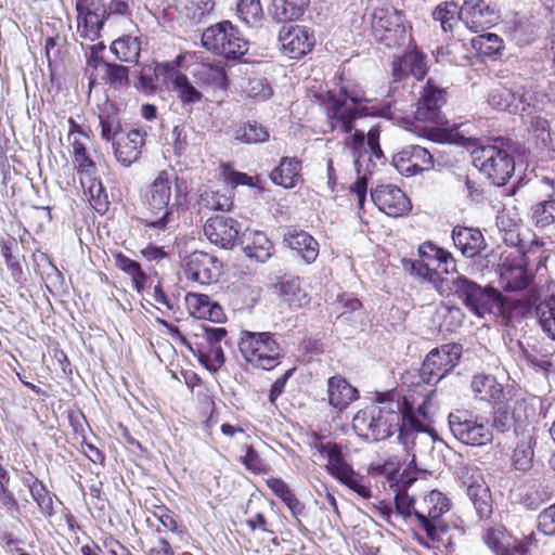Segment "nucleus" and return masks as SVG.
Returning a JSON list of instances; mask_svg holds the SVG:
<instances>
[{"label":"nucleus","mask_w":555,"mask_h":555,"mask_svg":"<svg viewBox=\"0 0 555 555\" xmlns=\"http://www.w3.org/2000/svg\"><path fill=\"white\" fill-rule=\"evenodd\" d=\"M352 427L358 436L369 441H382L398 433L399 441L408 446L414 434L425 429L423 422L413 414V404L397 390L377 392L371 406L359 411Z\"/></svg>","instance_id":"f257e3e1"},{"label":"nucleus","mask_w":555,"mask_h":555,"mask_svg":"<svg viewBox=\"0 0 555 555\" xmlns=\"http://www.w3.org/2000/svg\"><path fill=\"white\" fill-rule=\"evenodd\" d=\"M462 292L464 302L476 315L502 313L521 306L527 309L538 304L541 291L534 280H499L502 292L492 286L481 287L473 280H453Z\"/></svg>","instance_id":"f03ea898"},{"label":"nucleus","mask_w":555,"mask_h":555,"mask_svg":"<svg viewBox=\"0 0 555 555\" xmlns=\"http://www.w3.org/2000/svg\"><path fill=\"white\" fill-rule=\"evenodd\" d=\"M467 124H462L455 129V143L463 146H475L472 151L474 166L482 172L491 183L505 184L515 171L513 156V142L509 139L493 138L487 143H479L478 139L465 137L468 132Z\"/></svg>","instance_id":"7ed1b4c3"},{"label":"nucleus","mask_w":555,"mask_h":555,"mask_svg":"<svg viewBox=\"0 0 555 555\" xmlns=\"http://www.w3.org/2000/svg\"><path fill=\"white\" fill-rule=\"evenodd\" d=\"M319 102L331 132L345 134L354 127L357 118L364 115L367 102L364 91L357 85L343 82L338 90H327L312 95Z\"/></svg>","instance_id":"20e7f679"},{"label":"nucleus","mask_w":555,"mask_h":555,"mask_svg":"<svg viewBox=\"0 0 555 555\" xmlns=\"http://www.w3.org/2000/svg\"><path fill=\"white\" fill-rule=\"evenodd\" d=\"M176 185V196H180V186L178 184V176L171 168L163 170L158 173L155 180L150 184L145 194V205L147 209V217L141 219L144 233L150 238H157L162 234L175 228V210L176 203H171L172 184Z\"/></svg>","instance_id":"39448f33"},{"label":"nucleus","mask_w":555,"mask_h":555,"mask_svg":"<svg viewBox=\"0 0 555 555\" xmlns=\"http://www.w3.org/2000/svg\"><path fill=\"white\" fill-rule=\"evenodd\" d=\"M202 46L227 60H237L248 51V41L229 21L207 27L202 34Z\"/></svg>","instance_id":"423d86ee"},{"label":"nucleus","mask_w":555,"mask_h":555,"mask_svg":"<svg viewBox=\"0 0 555 555\" xmlns=\"http://www.w3.org/2000/svg\"><path fill=\"white\" fill-rule=\"evenodd\" d=\"M238 349L246 362L262 370L275 367L282 351L273 334L250 331L241 332Z\"/></svg>","instance_id":"0eeeda50"},{"label":"nucleus","mask_w":555,"mask_h":555,"mask_svg":"<svg viewBox=\"0 0 555 555\" xmlns=\"http://www.w3.org/2000/svg\"><path fill=\"white\" fill-rule=\"evenodd\" d=\"M451 507L450 499L439 490H431L417 503L415 518L430 541H439L448 532L449 527L442 517Z\"/></svg>","instance_id":"6e6552de"},{"label":"nucleus","mask_w":555,"mask_h":555,"mask_svg":"<svg viewBox=\"0 0 555 555\" xmlns=\"http://www.w3.org/2000/svg\"><path fill=\"white\" fill-rule=\"evenodd\" d=\"M488 103L498 111H505L511 114L527 112L538 104V95L528 89L527 79L518 76L505 86L494 88L488 96Z\"/></svg>","instance_id":"1a4fd4ad"},{"label":"nucleus","mask_w":555,"mask_h":555,"mask_svg":"<svg viewBox=\"0 0 555 555\" xmlns=\"http://www.w3.org/2000/svg\"><path fill=\"white\" fill-rule=\"evenodd\" d=\"M449 427L459 441L473 447L486 446L493 440L488 418L467 410H455L449 414Z\"/></svg>","instance_id":"9d476101"},{"label":"nucleus","mask_w":555,"mask_h":555,"mask_svg":"<svg viewBox=\"0 0 555 555\" xmlns=\"http://www.w3.org/2000/svg\"><path fill=\"white\" fill-rule=\"evenodd\" d=\"M456 476L466 487V495L474 506L478 520L489 519L493 512V501L480 470L473 464H461L456 468Z\"/></svg>","instance_id":"9b49d317"},{"label":"nucleus","mask_w":555,"mask_h":555,"mask_svg":"<svg viewBox=\"0 0 555 555\" xmlns=\"http://www.w3.org/2000/svg\"><path fill=\"white\" fill-rule=\"evenodd\" d=\"M420 260L406 261L411 274L415 272L416 278H442L443 274L456 272L455 260L452 255L431 242H425L418 247Z\"/></svg>","instance_id":"f8f14e48"},{"label":"nucleus","mask_w":555,"mask_h":555,"mask_svg":"<svg viewBox=\"0 0 555 555\" xmlns=\"http://www.w3.org/2000/svg\"><path fill=\"white\" fill-rule=\"evenodd\" d=\"M462 347L459 344H446L433 349L425 358L420 376L426 384L441 380L459 363Z\"/></svg>","instance_id":"ddd939ff"},{"label":"nucleus","mask_w":555,"mask_h":555,"mask_svg":"<svg viewBox=\"0 0 555 555\" xmlns=\"http://www.w3.org/2000/svg\"><path fill=\"white\" fill-rule=\"evenodd\" d=\"M77 34L91 42L100 38L107 18L106 4L102 0H76Z\"/></svg>","instance_id":"4468645a"},{"label":"nucleus","mask_w":555,"mask_h":555,"mask_svg":"<svg viewBox=\"0 0 555 555\" xmlns=\"http://www.w3.org/2000/svg\"><path fill=\"white\" fill-rule=\"evenodd\" d=\"M447 90L429 79L416 103L414 117L417 121L441 125V107L447 103Z\"/></svg>","instance_id":"2eb2a0df"},{"label":"nucleus","mask_w":555,"mask_h":555,"mask_svg":"<svg viewBox=\"0 0 555 555\" xmlns=\"http://www.w3.org/2000/svg\"><path fill=\"white\" fill-rule=\"evenodd\" d=\"M278 40L282 53L295 60L309 53L315 44L313 31L300 25L283 26L279 31Z\"/></svg>","instance_id":"dca6fc26"},{"label":"nucleus","mask_w":555,"mask_h":555,"mask_svg":"<svg viewBox=\"0 0 555 555\" xmlns=\"http://www.w3.org/2000/svg\"><path fill=\"white\" fill-rule=\"evenodd\" d=\"M375 206L389 217L398 218L406 215L411 208L410 198L395 184H380L371 192Z\"/></svg>","instance_id":"f3484780"},{"label":"nucleus","mask_w":555,"mask_h":555,"mask_svg":"<svg viewBox=\"0 0 555 555\" xmlns=\"http://www.w3.org/2000/svg\"><path fill=\"white\" fill-rule=\"evenodd\" d=\"M241 233V223L223 215L210 217L204 224V234L210 243L223 248L232 249Z\"/></svg>","instance_id":"a211bd4d"},{"label":"nucleus","mask_w":555,"mask_h":555,"mask_svg":"<svg viewBox=\"0 0 555 555\" xmlns=\"http://www.w3.org/2000/svg\"><path fill=\"white\" fill-rule=\"evenodd\" d=\"M396 169L406 177L414 176L434 167L431 153L420 145H406L392 157Z\"/></svg>","instance_id":"6ab92c4d"},{"label":"nucleus","mask_w":555,"mask_h":555,"mask_svg":"<svg viewBox=\"0 0 555 555\" xmlns=\"http://www.w3.org/2000/svg\"><path fill=\"white\" fill-rule=\"evenodd\" d=\"M145 135L144 130L131 129L126 134L111 141L115 158L121 166L128 168L139 160Z\"/></svg>","instance_id":"aec40b11"},{"label":"nucleus","mask_w":555,"mask_h":555,"mask_svg":"<svg viewBox=\"0 0 555 555\" xmlns=\"http://www.w3.org/2000/svg\"><path fill=\"white\" fill-rule=\"evenodd\" d=\"M379 133L378 127H372L367 131L366 138L363 131L357 130L351 137L346 139V145L352 150L354 168L358 175L361 172V162L363 157L361 149H364V154H370V156L376 158L383 157L379 145Z\"/></svg>","instance_id":"412c9836"},{"label":"nucleus","mask_w":555,"mask_h":555,"mask_svg":"<svg viewBox=\"0 0 555 555\" xmlns=\"http://www.w3.org/2000/svg\"><path fill=\"white\" fill-rule=\"evenodd\" d=\"M192 76L195 85L205 91L225 90L229 86L225 67L221 62L197 64Z\"/></svg>","instance_id":"4be33fe9"},{"label":"nucleus","mask_w":555,"mask_h":555,"mask_svg":"<svg viewBox=\"0 0 555 555\" xmlns=\"http://www.w3.org/2000/svg\"><path fill=\"white\" fill-rule=\"evenodd\" d=\"M314 448L327 459L325 468L327 473L340 483L353 474L354 469L345 460L341 448L332 441H322L320 438L314 442Z\"/></svg>","instance_id":"5701e85b"},{"label":"nucleus","mask_w":555,"mask_h":555,"mask_svg":"<svg viewBox=\"0 0 555 555\" xmlns=\"http://www.w3.org/2000/svg\"><path fill=\"white\" fill-rule=\"evenodd\" d=\"M185 306L190 314L196 319L222 323L225 315L221 306L204 294L188 293L184 296Z\"/></svg>","instance_id":"b1692460"},{"label":"nucleus","mask_w":555,"mask_h":555,"mask_svg":"<svg viewBox=\"0 0 555 555\" xmlns=\"http://www.w3.org/2000/svg\"><path fill=\"white\" fill-rule=\"evenodd\" d=\"M327 398L331 406L344 411L359 398V391L346 378L335 375L327 379Z\"/></svg>","instance_id":"393cba45"},{"label":"nucleus","mask_w":555,"mask_h":555,"mask_svg":"<svg viewBox=\"0 0 555 555\" xmlns=\"http://www.w3.org/2000/svg\"><path fill=\"white\" fill-rule=\"evenodd\" d=\"M460 9L462 21L470 28H477L485 24L493 23L496 18L494 8L485 0H464Z\"/></svg>","instance_id":"a878e982"},{"label":"nucleus","mask_w":555,"mask_h":555,"mask_svg":"<svg viewBox=\"0 0 555 555\" xmlns=\"http://www.w3.org/2000/svg\"><path fill=\"white\" fill-rule=\"evenodd\" d=\"M425 54L418 51L405 53L402 57L392 62V76L395 81L401 80L403 77L411 74L417 80L425 77L427 66L425 62Z\"/></svg>","instance_id":"bb28decb"},{"label":"nucleus","mask_w":555,"mask_h":555,"mask_svg":"<svg viewBox=\"0 0 555 555\" xmlns=\"http://www.w3.org/2000/svg\"><path fill=\"white\" fill-rule=\"evenodd\" d=\"M284 243L296 251L307 263L313 262L319 255L318 242L302 230L289 229L284 234Z\"/></svg>","instance_id":"cd10ccee"},{"label":"nucleus","mask_w":555,"mask_h":555,"mask_svg":"<svg viewBox=\"0 0 555 555\" xmlns=\"http://www.w3.org/2000/svg\"><path fill=\"white\" fill-rule=\"evenodd\" d=\"M301 162L297 157H282L271 171L270 180L284 189H294L301 180Z\"/></svg>","instance_id":"c85d7f7f"},{"label":"nucleus","mask_w":555,"mask_h":555,"mask_svg":"<svg viewBox=\"0 0 555 555\" xmlns=\"http://www.w3.org/2000/svg\"><path fill=\"white\" fill-rule=\"evenodd\" d=\"M241 243L245 255L257 262H264L272 255L273 245L261 231L244 233Z\"/></svg>","instance_id":"c756f323"},{"label":"nucleus","mask_w":555,"mask_h":555,"mask_svg":"<svg viewBox=\"0 0 555 555\" xmlns=\"http://www.w3.org/2000/svg\"><path fill=\"white\" fill-rule=\"evenodd\" d=\"M99 120L101 126V138L107 142H111L122 131L120 113L117 105L109 101L99 105Z\"/></svg>","instance_id":"7c9ffc66"},{"label":"nucleus","mask_w":555,"mask_h":555,"mask_svg":"<svg viewBox=\"0 0 555 555\" xmlns=\"http://www.w3.org/2000/svg\"><path fill=\"white\" fill-rule=\"evenodd\" d=\"M472 390L476 399L500 404L503 398V386L492 375H476L472 380Z\"/></svg>","instance_id":"2f4dec72"},{"label":"nucleus","mask_w":555,"mask_h":555,"mask_svg":"<svg viewBox=\"0 0 555 555\" xmlns=\"http://www.w3.org/2000/svg\"><path fill=\"white\" fill-rule=\"evenodd\" d=\"M516 406L511 414L508 411L509 404L507 406H499L496 408L493 416L491 429L495 428L500 433L507 431L514 424L521 426L526 423L528 415L526 413L527 404L524 400H517L515 402Z\"/></svg>","instance_id":"473e14b6"},{"label":"nucleus","mask_w":555,"mask_h":555,"mask_svg":"<svg viewBox=\"0 0 555 555\" xmlns=\"http://www.w3.org/2000/svg\"><path fill=\"white\" fill-rule=\"evenodd\" d=\"M455 247L466 257L477 255L483 245V236L479 230L455 227L452 231Z\"/></svg>","instance_id":"72a5a7b5"},{"label":"nucleus","mask_w":555,"mask_h":555,"mask_svg":"<svg viewBox=\"0 0 555 555\" xmlns=\"http://www.w3.org/2000/svg\"><path fill=\"white\" fill-rule=\"evenodd\" d=\"M309 2V0H272L268 12L276 22L297 21L304 15Z\"/></svg>","instance_id":"f704fd0d"},{"label":"nucleus","mask_w":555,"mask_h":555,"mask_svg":"<svg viewBox=\"0 0 555 555\" xmlns=\"http://www.w3.org/2000/svg\"><path fill=\"white\" fill-rule=\"evenodd\" d=\"M172 91L183 106L202 102L203 93L190 81L188 76L179 70H172L169 75Z\"/></svg>","instance_id":"c9c22d12"},{"label":"nucleus","mask_w":555,"mask_h":555,"mask_svg":"<svg viewBox=\"0 0 555 555\" xmlns=\"http://www.w3.org/2000/svg\"><path fill=\"white\" fill-rule=\"evenodd\" d=\"M371 24L373 36H376L387 28H395L396 24H405V20L401 11L392 7H380L373 9Z\"/></svg>","instance_id":"e433bc0d"},{"label":"nucleus","mask_w":555,"mask_h":555,"mask_svg":"<svg viewBox=\"0 0 555 555\" xmlns=\"http://www.w3.org/2000/svg\"><path fill=\"white\" fill-rule=\"evenodd\" d=\"M193 356L209 372L217 373L225 362V356L220 345L204 346L197 345L191 348Z\"/></svg>","instance_id":"4c0bfd02"},{"label":"nucleus","mask_w":555,"mask_h":555,"mask_svg":"<svg viewBox=\"0 0 555 555\" xmlns=\"http://www.w3.org/2000/svg\"><path fill=\"white\" fill-rule=\"evenodd\" d=\"M269 138L267 127L256 120H248L234 128V139L244 144L264 143Z\"/></svg>","instance_id":"58836bf2"},{"label":"nucleus","mask_w":555,"mask_h":555,"mask_svg":"<svg viewBox=\"0 0 555 555\" xmlns=\"http://www.w3.org/2000/svg\"><path fill=\"white\" fill-rule=\"evenodd\" d=\"M188 268V278H212L220 274L218 261L206 253H194Z\"/></svg>","instance_id":"ea45409f"},{"label":"nucleus","mask_w":555,"mask_h":555,"mask_svg":"<svg viewBox=\"0 0 555 555\" xmlns=\"http://www.w3.org/2000/svg\"><path fill=\"white\" fill-rule=\"evenodd\" d=\"M274 289L292 308H300L309 302L308 294L302 289L298 280H285L276 283Z\"/></svg>","instance_id":"a19ab883"},{"label":"nucleus","mask_w":555,"mask_h":555,"mask_svg":"<svg viewBox=\"0 0 555 555\" xmlns=\"http://www.w3.org/2000/svg\"><path fill=\"white\" fill-rule=\"evenodd\" d=\"M533 444L534 440L530 434H524L522 438L517 442L513 454V466L516 470L527 473L534 467Z\"/></svg>","instance_id":"79ce46f5"},{"label":"nucleus","mask_w":555,"mask_h":555,"mask_svg":"<svg viewBox=\"0 0 555 555\" xmlns=\"http://www.w3.org/2000/svg\"><path fill=\"white\" fill-rule=\"evenodd\" d=\"M234 192L223 189L206 190L201 194V204L211 210L229 211L233 207Z\"/></svg>","instance_id":"37998d69"},{"label":"nucleus","mask_w":555,"mask_h":555,"mask_svg":"<svg viewBox=\"0 0 555 555\" xmlns=\"http://www.w3.org/2000/svg\"><path fill=\"white\" fill-rule=\"evenodd\" d=\"M111 51L122 62H138L141 52L140 38L121 36L113 41Z\"/></svg>","instance_id":"c03bdc74"},{"label":"nucleus","mask_w":555,"mask_h":555,"mask_svg":"<svg viewBox=\"0 0 555 555\" xmlns=\"http://www.w3.org/2000/svg\"><path fill=\"white\" fill-rule=\"evenodd\" d=\"M433 17L440 23L443 31H452L459 21L462 20V13L455 2H444L434 10Z\"/></svg>","instance_id":"a18cd8bd"},{"label":"nucleus","mask_w":555,"mask_h":555,"mask_svg":"<svg viewBox=\"0 0 555 555\" xmlns=\"http://www.w3.org/2000/svg\"><path fill=\"white\" fill-rule=\"evenodd\" d=\"M236 14L246 25L251 27L259 26L263 20L260 0H238Z\"/></svg>","instance_id":"49530a36"},{"label":"nucleus","mask_w":555,"mask_h":555,"mask_svg":"<svg viewBox=\"0 0 555 555\" xmlns=\"http://www.w3.org/2000/svg\"><path fill=\"white\" fill-rule=\"evenodd\" d=\"M472 42L480 54L491 57L501 55L504 48L503 39L493 33L480 35L474 38Z\"/></svg>","instance_id":"de8ad7c7"},{"label":"nucleus","mask_w":555,"mask_h":555,"mask_svg":"<svg viewBox=\"0 0 555 555\" xmlns=\"http://www.w3.org/2000/svg\"><path fill=\"white\" fill-rule=\"evenodd\" d=\"M393 28L385 29V33L376 34V41L385 44L387 48H400L410 41V35L406 30V24H396Z\"/></svg>","instance_id":"09e8293b"},{"label":"nucleus","mask_w":555,"mask_h":555,"mask_svg":"<svg viewBox=\"0 0 555 555\" xmlns=\"http://www.w3.org/2000/svg\"><path fill=\"white\" fill-rule=\"evenodd\" d=\"M537 310L542 330L555 340V295L541 302Z\"/></svg>","instance_id":"8fccbe9b"},{"label":"nucleus","mask_w":555,"mask_h":555,"mask_svg":"<svg viewBox=\"0 0 555 555\" xmlns=\"http://www.w3.org/2000/svg\"><path fill=\"white\" fill-rule=\"evenodd\" d=\"M88 191L90 194V204L95 211L105 214L108 209L109 202L107 199V193L100 180L94 178L90 179Z\"/></svg>","instance_id":"3c124183"},{"label":"nucleus","mask_w":555,"mask_h":555,"mask_svg":"<svg viewBox=\"0 0 555 555\" xmlns=\"http://www.w3.org/2000/svg\"><path fill=\"white\" fill-rule=\"evenodd\" d=\"M104 79L114 89H120L128 85L129 69L119 64L104 63Z\"/></svg>","instance_id":"603ef678"},{"label":"nucleus","mask_w":555,"mask_h":555,"mask_svg":"<svg viewBox=\"0 0 555 555\" xmlns=\"http://www.w3.org/2000/svg\"><path fill=\"white\" fill-rule=\"evenodd\" d=\"M33 499L37 502L41 513L46 515H52L53 513V499L52 494L48 491L46 486L35 479L29 487Z\"/></svg>","instance_id":"864d4df0"},{"label":"nucleus","mask_w":555,"mask_h":555,"mask_svg":"<svg viewBox=\"0 0 555 555\" xmlns=\"http://www.w3.org/2000/svg\"><path fill=\"white\" fill-rule=\"evenodd\" d=\"M552 498V492L548 491L547 487L539 483L537 487H530L526 490L524 494V504L529 509H537L546 501H550Z\"/></svg>","instance_id":"5fc2aeb1"},{"label":"nucleus","mask_w":555,"mask_h":555,"mask_svg":"<svg viewBox=\"0 0 555 555\" xmlns=\"http://www.w3.org/2000/svg\"><path fill=\"white\" fill-rule=\"evenodd\" d=\"M215 8L212 0H190L185 5V15L194 23H201Z\"/></svg>","instance_id":"6e6d98bb"},{"label":"nucleus","mask_w":555,"mask_h":555,"mask_svg":"<svg viewBox=\"0 0 555 555\" xmlns=\"http://www.w3.org/2000/svg\"><path fill=\"white\" fill-rule=\"evenodd\" d=\"M194 134L192 129L188 130L184 126H175L171 132L175 155H183L188 149L194 144L191 135Z\"/></svg>","instance_id":"4d7b16f0"},{"label":"nucleus","mask_w":555,"mask_h":555,"mask_svg":"<svg viewBox=\"0 0 555 555\" xmlns=\"http://www.w3.org/2000/svg\"><path fill=\"white\" fill-rule=\"evenodd\" d=\"M512 538L501 532L488 530L483 535V541L494 555H504Z\"/></svg>","instance_id":"13d9d810"},{"label":"nucleus","mask_w":555,"mask_h":555,"mask_svg":"<svg viewBox=\"0 0 555 555\" xmlns=\"http://www.w3.org/2000/svg\"><path fill=\"white\" fill-rule=\"evenodd\" d=\"M395 505L397 513L403 518H410L412 516L415 517V509L417 508V504L404 489H400L396 492Z\"/></svg>","instance_id":"bf43d9fd"},{"label":"nucleus","mask_w":555,"mask_h":555,"mask_svg":"<svg viewBox=\"0 0 555 555\" xmlns=\"http://www.w3.org/2000/svg\"><path fill=\"white\" fill-rule=\"evenodd\" d=\"M245 450V455L241 457V463L245 468L253 474H264L267 472V464L259 453L251 446H247Z\"/></svg>","instance_id":"052dcab7"},{"label":"nucleus","mask_w":555,"mask_h":555,"mask_svg":"<svg viewBox=\"0 0 555 555\" xmlns=\"http://www.w3.org/2000/svg\"><path fill=\"white\" fill-rule=\"evenodd\" d=\"M246 92L249 98L267 100L272 95L273 90L264 78L254 77L248 79Z\"/></svg>","instance_id":"680f3d73"},{"label":"nucleus","mask_w":555,"mask_h":555,"mask_svg":"<svg viewBox=\"0 0 555 555\" xmlns=\"http://www.w3.org/2000/svg\"><path fill=\"white\" fill-rule=\"evenodd\" d=\"M533 217L537 224L545 227L555 221V201L550 199L534 207Z\"/></svg>","instance_id":"e2e57ef3"},{"label":"nucleus","mask_w":555,"mask_h":555,"mask_svg":"<svg viewBox=\"0 0 555 555\" xmlns=\"http://www.w3.org/2000/svg\"><path fill=\"white\" fill-rule=\"evenodd\" d=\"M537 528L544 535L555 537V503L538 515Z\"/></svg>","instance_id":"0e129e2a"},{"label":"nucleus","mask_w":555,"mask_h":555,"mask_svg":"<svg viewBox=\"0 0 555 555\" xmlns=\"http://www.w3.org/2000/svg\"><path fill=\"white\" fill-rule=\"evenodd\" d=\"M115 264L119 270L128 274L130 278H147L142 269V266L138 261L132 260L127 256L117 254L115 256Z\"/></svg>","instance_id":"69168bd1"},{"label":"nucleus","mask_w":555,"mask_h":555,"mask_svg":"<svg viewBox=\"0 0 555 555\" xmlns=\"http://www.w3.org/2000/svg\"><path fill=\"white\" fill-rule=\"evenodd\" d=\"M223 180L229 189L234 192L237 185L255 186L254 178L244 172H238L225 168L223 171Z\"/></svg>","instance_id":"338daca9"},{"label":"nucleus","mask_w":555,"mask_h":555,"mask_svg":"<svg viewBox=\"0 0 555 555\" xmlns=\"http://www.w3.org/2000/svg\"><path fill=\"white\" fill-rule=\"evenodd\" d=\"M201 331L202 333L196 334V336L204 339V346L220 345L228 334L224 327H215L209 325H203Z\"/></svg>","instance_id":"774afa93"}]
</instances>
